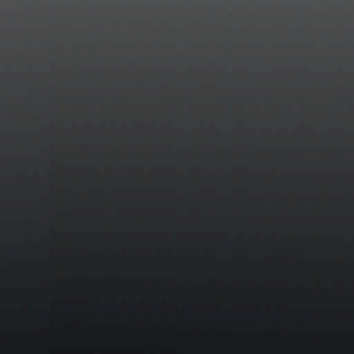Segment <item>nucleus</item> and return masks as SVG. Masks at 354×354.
Here are the masks:
<instances>
[{"label": "nucleus", "mask_w": 354, "mask_h": 354, "mask_svg": "<svg viewBox=\"0 0 354 354\" xmlns=\"http://www.w3.org/2000/svg\"><path fill=\"white\" fill-rule=\"evenodd\" d=\"M24 225L26 227H36L37 226V223H25Z\"/></svg>", "instance_id": "obj_3"}, {"label": "nucleus", "mask_w": 354, "mask_h": 354, "mask_svg": "<svg viewBox=\"0 0 354 354\" xmlns=\"http://www.w3.org/2000/svg\"><path fill=\"white\" fill-rule=\"evenodd\" d=\"M330 1L328 0V7L330 6Z\"/></svg>", "instance_id": "obj_5"}, {"label": "nucleus", "mask_w": 354, "mask_h": 354, "mask_svg": "<svg viewBox=\"0 0 354 354\" xmlns=\"http://www.w3.org/2000/svg\"><path fill=\"white\" fill-rule=\"evenodd\" d=\"M317 223L318 218L317 214L313 212H310L301 223V225L304 230L312 231L317 227Z\"/></svg>", "instance_id": "obj_1"}, {"label": "nucleus", "mask_w": 354, "mask_h": 354, "mask_svg": "<svg viewBox=\"0 0 354 354\" xmlns=\"http://www.w3.org/2000/svg\"><path fill=\"white\" fill-rule=\"evenodd\" d=\"M333 39L335 38V36H334V35L333 36Z\"/></svg>", "instance_id": "obj_6"}, {"label": "nucleus", "mask_w": 354, "mask_h": 354, "mask_svg": "<svg viewBox=\"0 0 354 354\" xmlns=\"http://www.w3.org/2000/svg\"><path fill=\"white\" fill-rule=\"evenodd\" d=\"M257 225L259 227H263L264 225L263 223L262 222H260V223H257Z\"/></svg>", "instance_id": "obj_4"}, {"label": "nucleus", "mask_w": 354, "mask_h": 354, "mask_svg": "<svg viewBox=\"0 0 354 354\" xmlns=\"http://www.w3.org/2000/svg\"><path fill=\"white\" fill-rule=\"evenodd\" d=\"M335 118H333V120ZM335 160V156L333 155V161ZM335 199V194H333V200ZM335 209L333 208V244L335 243H354V242H340L338 241L335 230Z\"/></svg>", "instance_id": "obj_2"}]
</instances>
